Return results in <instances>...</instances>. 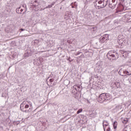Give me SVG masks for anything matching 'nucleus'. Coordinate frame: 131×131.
Here are the masks:
<instances>
[{
    "label": "nucleus",
    "mask_w": 131,
    "mask_h": 131,
    "mask_svg": "<svg viewBox=\"0 0 131 131\" xmlns=\"http://www.w3.org/2000/svg\"><path fill=\"white\" fill-rule=\"evenodd\" d=\"M103 126L104 131H110L111 130V128L109 126V123H108V122H107L106 121H103Z\"/></svg>",
    "instance_id": "obj_5"
},
{
    "label": "nucleus",
    "mask_w": 131,
    "mask_h": 131,
    "mask_svg": "<svg viewBox=\"0 0 131 131\" xmlns=\"http://www.w3.org/2000/svg\"><path fill=\"white\" fill-rule=\"evenodd\" d=\"M96 7L98 8H105L106 6H107V4H108V1H96Z\"/></svg>",
    "instance_id": "obj_4"
},
{
    "label": "nucleus",
    "mask_w": 131,
    "mask_h": 131,
    "mask_svg": "<svg viewBox=\"0 0 131 131\" xmlns=\"http://www.w3.org/2000/svg\"><path fill=\"white\" fill-rule=\"evenodd\" d=\"M20 30H21V31H24V30L23 29H21Z\"/></svg>",
    "instance_id": "obj_18"
},
{
    "label": "nucleus",
    "mask_w": 131,
    "mask_h": 131,
    "mask_svg": "<svg viewBox=\"0 0 131 131\" xmlns=\"http://www.w3.org/2000/svg\"><path fill=\"white\" fill-rule=\"evenodd\" d=\"M109 3V7L111 8V9H115V7L116 6V4H117V2H115L114 1H108Z\"/></svg>",
    "instance_id": "obj_6"
},
{
    "label": "nucleus",
    "mask_w": 131,
    "mask_h": 131,
    "mask_svg": "<svg viewBox=\"0 0 131 131\" xmlns=\"http://www.w3.org/2000/svg\"><path fill=\"white\" fill-rule=\"evenodd\" d=\"M108 100H109V94L102 93L99 96L98 102L99 103H103L105 101H108Z\"/></svg>",
    "instance_id": "obj_3"
},
{
    "label": "nucleus",
    "mask_w": 131,
    "mask_h": 131,
    "mask_svg": "<svg viewBox=\"0 0 131 131\" xmlns=\"http://www.w3.org/2000/svg\"><path fill=\"white\" fill-rule=\"evenodd\" d=\"M116 84H120V83L119 82H117L116 83Z\"/></svg>",
    "instance_id": "obj_17"
},
{
    "label": "nucleus",
    "mask_w": 131,
    "mask_h": 131,
    "mask_svg": "<svg viewBox=\"0 0 131 131\" xmlns=\"http://www.w3.org/2000/svg\"><path fill=\"white\" fill-rule=\"evenodd\" d=\"M100 1H102V0H100Z\"/></svg>",
    "instance_id": "obj_21"
},
{
    "label": "nucleus",
    "mask_w": 131,
    "mask_h": 131,
    "mask_svg": "<svg viewBox=\"0 0 131 131\" xmlns=\"http://www.w3.org/2000/svg\"><path fill=\"white\" fill-rule=\"evenodd\" d=\"M35 3H36V1H35Z\"/></svg>",
    "instance_id": "obj_20"
},
{
    "label": "nucleus",
    "mask_w": 131,
    "mask_h": 131,
    "mask_svg": "<svg viewBox=\"0 0 131 131\" xmlns=\"http://www.w3.org/2000/svg\"><path fill=\"white\" fill-rule=\"evenodd\" d=\"M54 6V4H52L51 5H49L47 8H52V7Z\"/></svg>",
    "instance_id": "obj_16"
},
{
    "label": "nucleus",
    "mask_w": 131,
    "mask_h": 131,
    "mask_svg": "<svg viewBox=\"0 0 131 131\" xmlns=\"http://www.w3.org/2000/svg\"><path fill=\"white\" fill-rule=\"evenodd\" d=\"M107 58L109 59V60H117L118 58H119L118 53L114 52V51H110L108 52L106 55Z\"/></svg>",
    "instance_id": "obj_2"
},
{
    "label": "nucleus",
    "mask_w": 131,
    "mask_h": 131,
    "mask_svg": "<svg viewBox=\"0 0 131 131\" xmlns=\"http://www.w3.org/2000/svg\"><path fill=\"white\" fill-rule=\"evenodd\" d=\"M108 38H109V35H108V34L104 35L103 36L101 37V38L100 40L101 42L102 43H104V42H105V41H106V40L108 39Z\"/></svg>",
    "instance_id": "obj_7"
},
{
    "label": "nucleus",
    "mask_w": 131,
    "mask_h": 131,
    "mask_svg": "<svg viewBox=\"0 0 131 131\" xmlns=\"http://www.w3.org/2000/svg\"><path fill=\"white\" fill-rule=\"evenodd\" d=\"M55 80L54 78H51L49 80L50 82H53Z\"/></svg>",
    "instance_id": "obj_15"
},
{
    "label": "nucleus",
    "mask_w": 131,
    "mask_h": 131,
    "mask_svg": "<svg viewBox=\"0 0 131 131\" xmlns=\"http://www.w3.org/2000/svg\"><path fill=\"white\" fill-rule=\"evenodd\" d=\"M28 101H24L20 105V109L23 112H25L26 113H29L32 111L33 110V106H32V103H30L28 104Z\"/></svg>",
    "instance_id": "obj_1"
},
{
    "label": "nucleus",
    "mask_w": 131,
    "mask_h": 131,
    "mask_svg": "<svg viewBox=\"0 0 131 131\" xmlns=\"http://www.w3.org/2000/svg\"><path fill=\"white\" fill-rule=\"evenodd\" d=\"M20 9H21L20 7L18 8H17V9H16V12H18V13L21 14V13L22 12H23V9H20V11L19 12V10H20Z\"/></svg>",
    "instance_id": "obj_13"
},
{
    "label": "nucleus",
    "mask_w": 131,
    "mask_h": 131,
    "mask_svg": "<svg viewBox=\"0 0 131 131\" xmlns=\"http://www.w3.org/2000/svg\"><path fill=\"white\" fill-rule=\"evenodd\" d=\"M117 125H118L117 122V121L114 122L113 123V126L115 129H116V128H117Z\"/></svg>",
    "instance_id": "obj_12"
},
{
    "label": "nucleus",
    "mask_w": 131,
    "mask_h": 131,
    "mask_svg": "<svg viewBox=\"0 0 131 131\" xmlns=\"http://www.w3.org/2000/svg\"><path fill=\"white\" fill-rule=\"evenodd\" d=\"M123 10H124V7H123V5H120L117 9V13H118V12H121V11H123Z\"/></svg>",
    "instance_id": "obj_9"
},
{
    "label": "nucleus",
    "mask_w": 131,
    "mask_h": 131,
    "mask_svg": "<svg viewBox=\"0 0 131 131\" xmlns=\"http://www.w3.org/2000/svg\"><path fill=\"white\" fill-rule=\"evenodd\" d=\"M123 19H124L126 21H129V22H131V16H125L123 17Z\"/></svg>",
    "instance_id": "obj_10"
},
{
    "label": "nucleus",
    "mask_w": 131,
    "mask_h": 131,
    "mask_svg": "<svg viewBox=\"0 0 131 131\" xmlns=\"http://www.w3.org/2000/svg\"><path fill=\"white\" fill-rule=\"evenodd\" d=\"M81 112H82V108L78 110V111L77 112V114H79V113H81Z\"/></svg>",
    "instance_id": "obj_14"
},
{
    "label": "nucleus",
    "mask_w": 131,
    "mask_h": 131,
    "mask_svg": "<svg viewBox=\"0 0 131 131\" xmlns=\"http://www.w3.org/2000/svg\"><path fill=\"white\" fill-rule=\"evenodd\" d=\"M124 73V74H127V75H131V72H128L127 71H123L122 70H120L119 71V73L120 74V75H122V76H123V75L121 74V72H122Z\"/></svg>",
    "instance_id": "obj_8"
},
{
    "label": "nucleus",
    "mask_w": 131,
    "mask_h": 131,
    "mask_svg": "<svg viewBox=\"0 0 131 131\" xmlns=\"http://www.w3.org/2000/svg\"><path fill=\"white\" fill-rule=\"evenodd\" d=\"M128 122V119L127 118H124L123 121H122V123L124 124H126V123H127V122Z\"/></svg>",
    "instance_id": "obj_11"
},
{
    "label": "nucleus",
    "mask_w": 131,
    "mask_h": 131,
    "mask_svg": "<svg viewBox=\"0 0 131 131\" xmlns=\"http://www.w3.org/2000/svg\"><path fill=\"white\" fill-rule=\"evenodd\" d=\"M23 7H26V5H23Z\"/></svg>",
    "instance_id": "obj_19"
}]
</instances>
